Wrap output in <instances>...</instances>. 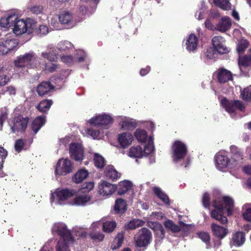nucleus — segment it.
<instances>
[{
  "label": "nucleus",
  "mask_w": 251,
  "mask_h": 251,
  "mask_svg": "<svg viewBox=\"0 0 251 251\" xmlns=\"http://www.w3.org/2000/svg\"><path fill=\"white\" fill-rule=\"evenodd\" d=\"M212 205L215 209L211 211V217L218 221L221 224H226L227 218L224 216V210H226L228 216L232 215L234 207L233 200L227 196L218 197L213 201Z\"/></svg>",
  "instance_id": "obj_1"
},
{
  "label": "nucleus",
  "mask_w": 251,
  "mask_h": 251,
  "mask_svg": "<svg viewBox=\"0 0 251 251\" xmlns=\"http://www.w3.org/2000/svg\"><path fill=\"white\" fill-rule=\"evenodd\" d=\"M52 232L60 237L57 242L56 251H71L70 247L74 244L75 239L67 226L62 223H56L52 228Z\"/></svg>",
  "instance_id": "obj_2"
},
{
  "label": "nucleus",
  "mask_w": 251,
  "mask_h": 251,
  "mask_svg": "<svg viewBox=\"0 0 251 251\" xmlns=\"http://www.w3.org/2000/svg\"><path fill=\"white\" fill-rule=\"evenodd\" d=\"M79 17H52L50 25L54 29H70L81 21Z\"/></svg>",
  "instance_id": "obj_3"
},
{
  "label": "nucleus",
  "mask_w": 251,
  "mask_h": 251,
  "mask_svg": "<svg viewBox=\"0 0 251 251\" xmlns=\"http://www.w3.org/2000/svg\"><path fill=\"white\" fill-rule=\"evenodd\" d=\"M18 18V17H17ZM16 22L13 23V32L17 35H22L25 33L28 34L33 33L36 26V23L31 19L28 18L26 21L23 19H15Z\"/></svg>",
  "instance_id": "obj_4"
},
{
  "label": "nucleus",
  "mask_w": 251,
  "mask_h": 251,
  "mask_svg": "<svg viewBox=\"0 0 251 251\" xmlns=\"http://www.w3.org/2000/svg\"><path fill=\"white\" fill-rule=\"evenodd\" d=\"M135 247L146 248L152 240L151 231L147 228H142L134 237Z\"/></svg>",
  "instance_id": "obj_5"
},
{
  "label": "nucleus",
  "mask_w": 251,
  "mask_h": 251,
  "mask_svg": "<svg viewBox=\"0 0 251 251\" xmlns=\"http://www.w3.org/2000/svg\"><path fill=\"white\" fill-rule=\"evenodd\" d=\"M172 151L173 161L177 163L185 158L188 153V149L184 143L176 140L172 144Z\"/></svg>",
  "instance_id": "obj_6"
},
{
  "label": "nucleus",
  "mask_w": 251,
  "mask_h": 251,
  "mask_svg": "<svg viewBox=\"0 0 251 251\" xmlns=\"http://www.w3.org/2000/svg\"><path fill=\"white\" fill-rule=\"evenodd\" d=\"M221 104L225 110L229 114L235 113L236 110L244 111L246 107L242 101L240 100H229L226 98L222 99Z\"/></svg>",
  "instance_id": "obj_7"
},
{
  "label": "nucleus",
  "mask_w": 251,
  "mask_h": 251,
  "mask_svg": "<svg viewBox=\"0 0 251 251\" xmlns=\"http://www.w3.org/2000/svg\"><path fill=\"white\" fill-rule=\"evenodd\" d=\"M74 170V163L68 158L59 159L56 165V175L66 176L72 173Z\"/></svg>",
  "instance_id": "obj_8"
},
{
  "label": "nucleus",
  "mask_w": 251,
  "mask_h": 251,
  "mask_svg": "<svg viewBox=\"0 0 251 251\" xmlns=\"http://www.w3.org/2000/svg\"><path fill=\"white\" fill-rule=\"evenodd\" d=\"M231 168H238L243 164L244 153L242 150L235 145L230 147Z\"/></svg>",
  "instance_id": "obj_9"
},
{
  "label": "nucleus",
  "mask_w": 251,
  "mask_h": 251,
  "mask_svg": "<svg viewBox=\"0 0 251 251\" xmlns=\"http://www.w3.org/2000/svg\"><path fill=\"white\" fill-rule=\"evenodd\" d=\"M69 151L71 159L78 162L82 161L84 158V150L81 144L72 142L69 145Z\"/></svg>",
  "instance_id": "obj_10"
},
{
  "label": "nucleus",
  "mask_w": 251,
  "mask_h": 251,
  "mask_svg": "<svg viewBox=\"0 0 251 251\" xmlns=\"http://www.w3.org/2000/svg\"><path fill=\"white\" fill-rule=\"evenodd\" d=\"M29 119L28 117H23L19 115L15 117L13 120V125L11 127L13 132H21L25 133L29 123Z\"/></svg>",
  "instance_id": "obj_11"
},
{
  "label": "nucleus",
  "mask_w": 251,
  "mask_h": 251,
  "mask_svg": "<svg viewBox=\"0 0 251 251\" xmlns=\"http://www.w3.org/2000/svg\"><path fill=\"white\" fill-rule=\"evenodd\" d=\"M75 194L76 192L73 189L57 188L52 194L51 200L52 199L54 201V199L56 198L57 202L61 204L62 202L75 196Z\"/></svg>",
  "instance_id": "obj_12"
},
{
  "label": "nucleus",
  "mask_w": 251,
  "mask_h": 251,
  "mask_svg": "<svg viewBox=\"0 0 251 251\" xmlns=\"http://www.w3.org/2000/svg\"><path fill=\"white\" fill-rule=\"evenodd\" d=\"M35 59V54L33 52L25 53L23 55L17 57L14 60V65L16 67L27 68H31V63Z\"/></svg>",
  "instance_id": "obj_13"
},
{
  "label": "nucleus",
  "mask_w": 251,
  "mask_h": 251,
  "mask_svg": "<svg viewBox=\"0 0 251 251\" xmlns=\"http://www.w3.org/2000/svg\"><path fill=\"white\" fill-rule=\"evenodd\" d=\"M217 167L219 169H225L228 166L231 168L230 159L227 156V152L225 151H220L214 157Z\"/></svg>",
  "instance_id": "obj_14"
},
{
  "label": "nucleus",
  "mask_w": 251,
  "mask_h": 251,
  "mask_svg": "<svg viewBox=\"0 0 251 251\" xmlns=\"http://www.w3.org/2000/svg\"><path fill=\"white\" fill-rule=\"evenodd\" d=\"M212 43L214 49L219 54H223L229 51L228 48L225 45V40L220 36H215L212 39Z\"/></svg>",
  "instance_id": "obj_15"
},
{
  "label": "nucleus",
  "mask_w": 251,
  "mask_h": 251,
  "mask_svg": "<svg viewBox=\"0 0 251 251\" xmlns=\"http://www.w3.org/2000/svg\"><path fill=\"white\" fill-rule=\"evenodd\" d=\"M113 119L109 115L104 114L91 118L89 123L97 126H105L113 123Z\"/></svg>",
  "instance_id": "obj_16"
},
{
  "label": "nucleus",
  "mask_w": 251,
  "mask_h": 251,
  "mask_svg": "<svg viewBox=\"0 0 251 251\" xmlns=\"http://www.w3.org/2000/svg\"><path fill=\"white\" fill-rule=\"evenodd\" d=\"M117 186L106 181H102L99 184V192L103 196H109L115 192Z\"/></svg>",
  "instance_id": "obj_17"
},
{
  "label": "nucleus",
  "mask_w": 251,
  "mask_h": 251,
  "mask_svg": "<svg viewBox=\"0 0 251 251\" xmlns=\"http://www.w3.org/2000/svg\"><path fill=\"white\" fill-rule=\"evenodd\" d=\"M211 229L213 235L219 240L224 239L228 233L226 226H220L216 223H212Z\"/></svg>",
  "instance_id": "obj_18"
},
{
  "label": "nucleus",
  "mask_w": 251,
  "mask_h": 251,
  "mask_svg": "<svg viewBox=\"0 0 251 251\" xmlns=\"http://www.w3.org/2000/svg\"><path fill=\"white\" fill-rule=\"evenodd\" d=\"M217 78L219 83H225L232 80V74L224 68H220L217 72Z\"/></svg>",
  "instance_id": "obj_19"
},
{
  "label": "nucleus",
  "mask_w": 251,
  "mask_h": 251,
  "mask_svg": "<svg viewBox=\"0 0 251 251\" xmlns=\"http://www.w3.org/2000/svg\"><path fill=\"white\" fill-rule=\"evenodd\" d=\"M133 139L130 133L124 132L118 135V141L120 146L124 149L127 148L131 143Z\"/></svg>",
  "instance_id": "obj_20"
},
{
  "label": "nucleus",
  "mask_w": 251,
  "mask_h": 251,
  "mask_svg": "<svg viewBox=\"0 0 251 251\" xmlns=\"http://www.w3.org/2000/svg\"><path fill=\"white\" fill-rule=\"evenodd\" d=\"M231 26V20L227 17H223L216 25L217 30L222 32L227 31Z\"/></svg>",
  "instance_id": "obj_21"
},
{
  "label": "nucleus",
  "mask_w": 251,
  "mask_h": 251,
  "mask_svg": "<svg viewBox=\"0 0 251 251\" xmlns=\"http://www.w3.org/2000/svg\"><path fill=\"white\" fill-rule=\"evenodd\" d=\"M45 124V117L43 116H38L35 118L32 122L30 128L33 132V134L35 135L41 128Z\"/></svg>",
  "instance_id": "obj_22"
},
{
  "label": "nucleus",
  "mask_w": 251,
  "mask_h": 251,
  "mask_svg": "<svg viewBox=\"0 0 251 251\" xmlns=\"http://www.w3.org/2000/svg\"><path fill=\"white\" fill-rule=\"evenodd\" d=\"M53 88V85L50 81H43L37 86V92L39 96H42L47 94Z\"/></svg>",
  "instance_id": "obj_23"
},
{
  "label": "nucleus",
  "mask_w": 251,
  "mask_h": 251,
  "mask_svg": "<svg viewBox=\"0 0 251 251\" xmlns=\"http://www.w3.org/2000/svg\"><path fill=\"white\" fill-rule=\"evenodd\" d=\"M125 240V232H119L111 243L110 248L112 250H116L120 248Z\"/></svg>",
  "instance_id": "obj_24"
},
{
  "label": "nucleus",
  "mask_w": 251,
  "mask_h": 251,
  "mask_svg": "<svg viewBox=\"0 0 251 251\" xmlns=\"http://www.w3.org/2000/svg\"><path fill=\"white\" fill-rule=\"evenodd\" d=\"M245 240V234L244 232H236L232 235V245L236 247H240L244 243Z\"/></svg>",
  "instance_id": "obj_25"
},
{
  "label": "nucleus",
  "mask_w": 251,
  "mask_h": 251,
  "mask_svg": "<svg viewBox=\"0 0 251 251\" xmlns=\"http://www.w3.org/2000/svg\"><path fill=\"white\" fill-rule=\"evenodd\" d=\"M105 176L108 180L115 181L120 177L118 172L112 165L107 166L105 170Z\"/></svg>",
  "instance_id": "obj_26"
},
{
  "label": "nucleus",
  "mask_w": 251,
  "mask_h": 251,
  "mask_svg": "<svg viewBox=\"0 0 251 251\" xmlns=\"http://www.w3.org/2000/svg\"><path fill=\"white\" fill-rule=\"evenodd\" d=\"M88 172L85 169H80L72 177V181L75 183H80L88 176Z\"/></svg>",
  "instance_id": "obj_27"
},
{
  "label": "nucleus",
  "mask_w": 251,
  "mask_h": 251,
  "mask_svg": "<svg viewBox=\"0 0 251 251\" xmlns=\"http://www.w3.org/2000/svg\"><path fill=\"white\" fill-rule=\"evenodd\" d=\"M198 39L194 34H191L187 40L186 49L189 51H194L198 46Z\"/></svg>",
  "instance_id": "obj_28"
},
{
  "label": "nucleus",
  "mask_w": 251,
  "mask_h": 251,
  "mask_svg": "<svg viewBox=\"0 0 251 251\" xmlns=\"http://www.w3.org/2000/svg\"><path fill=\"white\" fill-rule=\"evenodd\" d=\"M127 209L126 201L122 198H119L115 201L114 210L117 214H123Z\"/></svg>",
  "instance_id": "obj_29"
},
{
  "label": "nucleus",
  "mask_w": 251,
  "mask_h": 251,
  "mask_svg": "<svg viewBox=\"0 0 251 251\" xmlns=\"http://www.w3.org/2000/svg\"><path fill=\"white\" fill-rule=\"evenodd\" d=\"M132 186L131 182L128 180L121 181L119 183L117 194L118 195H122L129 191Z\"/></svg>",
  "instance_id": "obj_30"
},
{
  "label": "nucleus",
  "mask_w": 251,
  "mask_h": 251,
  "mask_svg": "<svg viewBox=\"0 0 251 251\" xmlns=\"http://www.w3.org/2000/svg\"><path fill=\"white\" fill-rule=\"evenodd\" d=\"M121 128L125 130H133L137 126V123L133 119H126L121 123Z\"/></svg>",
  "instance_id": "obj_31"
},
{
  "label": "nucleus",
  "mask_w": 251,
  "mask_h": 251,
  "mask_svg": "<svg viewBox=\"0 0 251 251\" xmlns=\"http://www.w3.org/2000/svg\"><path fill=\"white\" fill-rule=\"evenodd\" d=\"M144 155L143 150L140 146L131 147L129 150L128 155L132 158H141Z\"/></svg>",
  "instance_id": "obj_32"
},
{
  "label": "nucleus",
  "mask_w": 251,
  "mask_h": 251,
  "mask_svg": "<svg viewBox=\"0 0 251 251\" xmlns=\"http://www.w3.org/2000/svg\"><path fill=\"white\" fill-rule=\"evenodd\" d=\"M91 200L89 195H81L76 197L73 201V204L77 206H84Z\"/></svg>",
  "instance_id": "obj_33"
},
{
  "label": "nucleus",
  "mask_w": 251,
  "mask_h": 251,
  "mask_svg": "<svg viewBox=\"0 0 251 251\" xmlns=\"http://www.w3.org/2000/svg\"><path fill=\"white\" fill-rule=\"evenodd\" d=\"M52 104L51 100H43L36 106V108L41 112L46 113L50 109Z\"/></svg>",
  "instance_id": "obj_34"
},
{
  "label": "nucleus",
  "mask_w": 251,
  "mask_h": 251,
  "mask_svg": "<svg viewBox=\"0 0 251 251\" xmlns=\"http://www.w3.org/2000/svg\"><path fill=\"white\" fill-rule=\"evenodd\" d=\"M144 223L145 222L143 220L133 219L126 224L125 228L126 230L135 229L139 227L142 226Z\"/></svg>",
  "instance_id": "obj_35"
},
{
  "label": "nucleus",
  "mask_w": 251,
  "mask_h": 251,
  "mask_svg": "<svg viewBox=\"0 0 251 251\" xmlns=\"http://www.w3.org/2000/svg\"><path fill=\"white\" fill-rule=\"evenodd\" d=\"M134 136L138 141L141 143H146L148 137L147 131L140 128L136 129Z\"/></svg>",
  "instance_id": "obj_36"
},
{
  "label": "nucleus",
  "mask_w": 251,
  "mask_h": 251,
  "mask_svg": "<svg viewBox=\"0 0 251 251\" xmlns=\"http://www.w3.org/2000/svg\"><path fill=\"white\" fill-rule=\"evenodd\" d=\"M117 224L115 221H106L102 225V230L105 233L112 232L116 227Z\"/></svg>",
  "instance_id": "obj_37"
},
{
  "label": "nucleus",
  "mask_w": 251,
  "mask_h": 251,
  "mask_svg": "<svg viewBox=\"0 0 251 251\" xmlns=\"http://www.w3.org/2000/svg\"><path fill=\"white\" fill-rule=\"evenodd\" d=\"M214 4L224 10L231 9V4L228 0H213Z\"/></svg>",
  "instance_id": "obj_38"
},
{
  "label": "nucleus",
  "mask_w": 251,
  "mask_h": 251,
  "mask_svg": "<svg viewBox=\"0 0 251 251\" xmlns=\"http://www.w3.org/2000/svg\"><path fill=\"white\" fill-rule=\"evenodd\" d=\"M2 43L4 44V46L6 48V49L2 50L3 53H8L16 46L15 40L13 39H7L2 42Z\"/></svg>",
  "instance_id": "obj_39"
},
{
  "label": "nucleus",
  "mask_w": 251,
  "mask_h": 251,
  "mask_svg": "<svg viewBox=\"0 0 251 251\" xmlns=\"http://www.w3.org/2000/svg\"><path fill=\"white\" fill-rule=\"evenodd\" d=\"M239 65L243 68L251 66V55H245L240 57L238 61Z\"/></svg>",
  "instance_id": "obj_40"
},
{
  "label": "nucleus",
  "mask_w": 251,
  "mask_h": 251,
  "mask_svg": "<svg viewBox=\"0 0 251 251\" xmlns=\"http://www.w3.org/2000/svg\"><path fill=\"white\" fill-rule=\"evenodd\" d=\"M94 162L95 166L98 168L102 169L105 165L104 158L97 153L94 155Z\"/></svg>",
  "instance_id": "obj_41"
},
{
  "label": "nucleus",
  "mask_w": 251,
  "mask_h": 251,
  "mask_svg": "<svg viewBox=\"0 0 251 251\" xmlns=\"http://www.w3.org/2000/svg\"><path fill=\"white\" fill-rule=\"evenodd\" d=\"M153 229L155 232V234L157 236L163 239L165 237V230L163 226L159 223H154V227Z\"/></svg>",
  "instance_id": "obj_42"
},
{
  "label": "nucleus",
  "mask_w": 251,
  "mask_h": 251,
  "mask_svg": "<svg viewBox=\"0 0 251 251\" xmlns=\"http://www.w3.org/2000/svg\"><path fill=\"white\" fill-rule=\"evenodd\" d=\"M249 42L244 39H242L240 41H239L237 46V50L239 53H243L246 49L249 46Z\"/></svg>",
  "instance_id": "obj_43"
},
{
  "label": "nucleus",
  "mask_w": 251,
  "mask_h": 251,
  "mask_svg": "<svg viewBox=\"0 0 251 251\" xmlns=\"http://www.w3.org/2000/svg\"><path fill=\"white\" fill-rule=\"evenodd\" d=\"M13 17H2L0 20V26L2 27L9 28L13 25Z\"/></svg>",
  "instance_id": "obj_44"
},
{
  "label": "nucleus",
  "mask_w": 251,
  "mask_h": 251,
  "mask_svg": "<svg viewBox=\"0 0 251 251\" xmlns=\"http://www.w3.org/2000/svg\"><path fill=\"white\" fill-rule=\"evenodd\" d=\"M154 146L153 145V138L151 136L149 137V142L145 145L143 150L144 154L149 155L151 154L154 151Z\"/></svg>",
  "instance_id": "obj_45"
},
{
  "label": "nucleus",
  "mask_w": 251,
  "mask_h": 251,
  "mask_svg": "<svg viewBox=\"0 0 251 251\" xmlns=\"http://www.w3.org/2000/svg\"><path fill=\"white\" fill-rule=\"evenodd\" d=\"M164 226L167 228L174 232H179L180 230L179 226L176 225L172 221L170 220H167L164 223Z\"/></svg>",
  "instance_id": "obj_46"
},
{
  "label": "nucleus",
  "mask_w": 251,
  "mask_h": 251,
  "mask_svg": "<svg viewBox=\"0 0 251 251\" xmlns=\"http://www.w3.org/2000/svg\"><path fill=\"white\" fill-rule=\"evenodd\" d=\"M26 144V140L24 139H18L15 141L14 144V149L15 151L19 153L23 149Z\"/></svg>",
  "instance_id": "obj_47"
},
{
  "label": "nucleus",
  "mask_w": 251,
  "mask_h": 251,
  "mask_svg": "<svg viewBox=\"0 0 251 251\" xmlns=\"http://www.w3.org/2000/svg\"><path fill=\"white\" fill-rule=\"evenodd\" d=\"M241 96L243 100L251 102V86L244 88L241 91Z\"/></svg>",
  "instance_id": "obj_48"
},
{
  "label": "nucleus",
  "mask_w": 251,
  "mask_h": 251,
  "mask_svg": "<svg viewBox=\"0 0 251 251\" xmlns=\"http://www.w3.org/2000/svg\"><path fill=\"white\" fill-rule=\"evenodd\" d=\"M89 234L91 239L98 242L102 241L105 236L103 233L94 231H91Z\"/></svg>",
  "instance_id": "obj_49"
},
{
  "label": "nucleus",
  "mask_w": 251,
  "mask_h": 251,
  "mask_svg": "<svg viewBox=\"0 0 251 251\" xmlns=\"http://www.w3.org/2000/svg\"><path fill=\"white\" fill-rule=\"evenodd\" d=\"M34 32L37 35L41 36L47 34L49 32V28L45 25H40L38 28H34L33 32Z\"/></svg>",
  "instance_id": "obj_50"
},
{
  "label": "nucleus",
  "mask_w": 251,
  "mask_h": 251,
  "mask_svg": "<svg viewBox=\"0 0 251 251\" xmlns=\"http://www.w3.org/2000/svg\"><path fill=\"white\" fill-rule=\"evenodd\" d=\"M94 187V183L92 181L84 183L81 187L80 190L82 193H88Z\"/></svg>",
  "instance_id": "obj_51"
},
{
  "label": "nucleus",
  "mask_w": 251,
  "mask_h": 251,
  "mask_svg": "<svg viewBox=\"0 0 251 251\" xmlns=\"http://www.w3.org/2000/svg\"><path fill=\"white\" fill-rule=\"evenodd\" d=\"M42 56L44 58H47L50 62H55L57 60V57L53 51H50L48 52H42Z\"/></svg>",
  "instance_id": "obj_52"
},
{
  "label": "nucleus",
  "mask_w": 251,
  "mask_h": 251,
  "mask_svg": "<svg viewBox=\"0 0 251 251\" xmlns=\"http://www.w3.org/2000/svg\"><path fill=\"white\" fill-rule=\"evenodd\" d=\"M7 151L3 147H0V170L3 167V163L7 156Z\"/></svg>",
  "instance_id": "obj_53"
},
{
  "label": "nucleus",
  "mask_w": 251,
  "mask_h": 251,
  "mask_svg": "<svg viewBox=\"0 0 251 251\" xmlns=\"http://www.w3.org/2000/svg\"><path fill=\"white\" fill-rule=\"evenodd\" d=\"M28 9L33 14L38 15L42 13L43 7L41 5H33L28 7Z\"/></svg>",
  "instance_id": "obj_54"
},
{
  "label": "nucleus",
  "mask_w": 251,
  "mask_h": 251,
  "mask_svg": "<svg viewBox=\"0 0 251 251\" xmlns=\"http://www.w3.org/2000/svg\"><path fill=\"white\" fill-rule=\"evenodd\" d=\"M210 198L208 193H205L202 197V202L203 206L205 208H208L210 206Z\"/></svg>",
  "instance_id": "obj_55"
},
{
  "label": "nucleus",
  "mask_w": 251,
  "mask_h": 251,
  "mask_svg": "<svg viewBox=\"0 0 251 251\" xmlns=\"http://www.w3.org/2000/svg\"><path fill=\"white\" fill-rule=\"evenodd\" d=\"M57 67V65L50 62L46 64L45 69L49 72L52 73L56 70Z\"/></svg>",
  "instance_id": "obj_56"
},
{
  "label": "nucleus",
  "mask_w": 251,
  "mask_h": 251,
  "mask_svg": "<svg viewBox=\"0 0 251 251\" xmlns=\"http://www.w3.org/2000/svg\"><path fill=\"white\" fill-rule=\"evenodd\" d=\"M198 236L204 242L208 243L210 241L209 234L205 232H201L198 234Z\"/></svg>",
  "instance_id": "obj_57"
},
{
  "label": "nucleus",
  "mask_w": 251,
  "mask_h": 251,
  "mask_svg": "<svg viewBox=\"0 0 251 251\" xmlns=\"http://www.w3.org/2000/svg\"><path fill=\"white\" fill-rule=\"evenodd\" d=\"M23 13L18 9H11L6 12V16H22Z\"/></svg>",
  "instance_id": "obj_58"
},
{
  "label": "nucleus",
  "mask_w": 251,
  "mask_h": 251,
  "mask_svg": "<svg viewBox=\"0 0 251 251\" xmlns=\"http://www.w3.org/2000/svg\"><path fill=\"white\" fill-rule=\"evenodd\" d=\"M10 80L9 78L5 75H0V86L5 85Z\"/></svg>",
  "instance_id": "obj_59"
},
{
  "label": "nucleus",
  "mask_w": 251,
  "mask_h": 251,
  "mask_svg": "<svg viewBox=\"0 0 251 251\" xmlns=\"http://www.w3.org/2000/svg\"><path fill=\"white\" fill-rule=\"evenodd\" d=\"M244 219L249 222H251V208H248L243 213Z\"/></svg>",
  "instance_id": "obj_60"
},
{
  "label": "nucleus",
  "mask_w": 251,
  "mask_h": 251,
  "mask_svg": "<svg viewBox=\"0 0 251 251\" xmlns=\"http://www.w3.org/2000/svg\"><path fill=\"white\" fill-rule=\"evenodd\" d=\"M61 60L66 64L70 65L72 63L73 59L72 56L66 55L62 56Z\"/></svg>",
  "instance_id": "obj_61"
},
{
  "label": "nucleus",
  "mask_w": 251,
  "mask_h": 251,
  "mask_svg": "<svg viewBox=\"0 0 251 251\" xmlns=\"http://www.w3.org/2000/svg\"><path fill=\"white\" fill-rule=\"evenodd\" d=\"M5 92H7L10 95H15L16 93V89L13 86H7L5 88Z\"/></svg>",
  "instance_id": "obj_62"
},
{
  "label": "nucleus",
  "mask_w": 251,
  "mask_h": 251,
  "mask_svg": "<svg viewBox=\"0 0 251 251\" xmlns=\"http://www.w3.org/2000/svg\"><path fill=\"white\" fill-rule=\"evenodd\" d=\"M164 203L167 205L170 204V200L168 196L163 193L159 197H158Z\"/></svg>",
  "instance_id": "obj_63"
},
{
  "label": "nucleus",
  "mask_w": 251,
  "mask_h": 251,
  "mask_svg": "<svg viewBox=\"0 0 251 251\" xmlns=\"http://www.w3.org/2000/svg\"><path fill=\"white\" fill-rule=\"evenodd\" d=\"M88 233L87 232L83 231H77L76 234V236L78 237V239H85Z\"/></svg>",
  "instance_id": "obj_64"
}]
</instances>
